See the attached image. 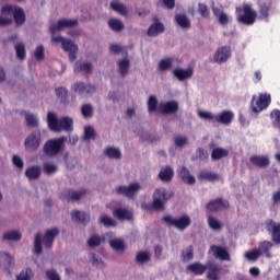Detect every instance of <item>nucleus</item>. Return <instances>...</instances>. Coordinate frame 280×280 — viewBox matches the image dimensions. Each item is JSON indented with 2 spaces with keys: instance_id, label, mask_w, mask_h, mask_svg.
Listing matches in <instances>:
<instances>
[{
  "instance_id": "obj_26",
  "label": "nucleus",
  "mask_w": 280,
  "mask_h": 280,
  "mask_svg": "<svg viewBox=\"0 0 280 280\" xmlns=\"http://www.w3.org/2000/svg\"><path fill=\"white\" fill-rule=\"evenodd\" d=\"M187 270L197 277H200L207 272V264L202 265V262H192L187 266Z\"/></svg>"
},
{
  "instance_id": "obj_62",
  "label": "nucleus",
  "mask_w": 280,
  "mask_h": 280,
  "mask_svg": "<svg viewBox=\"0 0 280 280\" xmlns=\"http://www.w3.org/2000/svg\"><path fill=\"white\" fill-rule=\"evenodd\" d=\"M259 13L261 19H268L270 14V7H268V4L260 5Z\"/></svg>"
},
{
  "instance_id": "obj_32",
  "label": "nucleus",
  "mask_w": 280,
  "mask_h": 280,
  "mask_svg": "<svg viewBox=\"0 0 280 280\" xmlns=\"http://www.w3.org/2000/svg\"><path fill=\"white\" fill-rule=\"evenodd\" d=\"M163 32H165V26L160 22H155L149 27L148 36H159V34H163Z\"/></svg>"
},
{
  "instance_id": "obj_58",
  "label": "nucleus",
  "mask_w": 280,
  "mask_h": 280,
  "mask_svg": "<svg viewBox=\"0 0 280 280\" xmlns=\"http://www.w3.org/2000/svg\"><path fill=\"white\" fill-rule=\"evenodd\" d=\"M174 143H175L176 148H185V145H187L189 143V138L178 136L174 139Z\"/></svg>"
},
{
  "instance_id": "obj_53",
  "label": "nucleus",
  "mask_w": 280,
  "mask_h": 280,
  "mask_svg": "<svg viewBox=\"0 0 280 280\" xmlns=\"http://www.w3.org/2000/svg\"><path fill=\"white\" fill-rule=\"evenodd\" d=\"M198 13L202 19H209L211 16V12H209V7L205 3H198Z\"/></svg>"
},
{
  "instance_id": "obj_46",
  "label": "nucleus",
  "mask_w": 280,
  "mask_h": 280,
  "mask_svg": "<svg viewBox=\"0 0 280 280\" xmlns=\"http://www.w3.org/2000/svg\"><path fill=\"white\" fill-rule=\"evenodd\" d=\"M15 54H16V58L18 60H25V44L23 43H19L15 45Z\"/></svg>"
},
{
  "instance_id": "obj_4",
  "label": "nucleus",
  "mask_w": 280,
  "mask_h": 280,
  "mask_svg": "<svg viewBox=\"0 0 280 280\" xmlns=\"http://www.w3.org/2000/svg\"><path fill=\"white\" fill-rule=\"evenodd\" d=\"M153 201L147 209L151 211H165V203L172 198V192H168L165 188H156L153 192Z\"/></svg>"
},
{
  "instance_id": "obj_17",
  "label": "nucleus",
  "mask_w": 280,
  "mask_h": 280,
  "mask_svg": "<svg viewBox=\"0 0 280 280\" xmlns=\"http://www.w3.org/2000/svg\"><path fill=\"white\" fill-rule=\"evenodd\" d=\"M207 279L208 280H220V272H222V267L213 261L207 262Z\"/></svg>"
},
{
  "instance_id": "obj_10",
  "label": "nucleus",
  "mask_w": 280,
  "mask_h": 280,
  "mask_svg": "<svg viewBox=\"0 0 280 280\" xmlns=\"http://www.w3.org/2000/svg\"><path fill=\"white\" fill-rule=\"evenodd\" d=\"M265 229L271 235L273 244H280V223L275 222L272 219H268L265 222Z\"/></svg>"
},
{
  "instance_id": "obj_42",
  "label": "nucleus",
  "mask_w": 280,
  "mask_h": 280,
  "mask_svg": "<svg viewBox=\"0 0 280 280\" xmlns=\"http://www.w3.org/2000/svg\"><path fill=\"white\" fill-rule=\"evenodd\" d=\"M100 222L101 224L105 225L107 229H110V226H117V221L113 220V218H110L107 214H102L100 217Z\"/></svg>"
},
{
  "instance_id": "obj_22",
  "label": "nucleus",
  "mask_w": 280,
  "mask_h": 280,
  "mask_svg": "<svg viewBox=\"0 0 280 280\" xmlns=\"http://www.w3.org/2000/svg\"><path fill=\"white\" fill-rule=\"evenodd\" d=\"M272 246H275L272 242L262 241L258 244V248L256 249L260 253V256L265 255L267 259H272V253H270V250H272Z\"/></svg>"
},
{
  "instance_id": "obj_13",
  "label": "nucleus",
  "mask_w": 280,
  "mask_h": 280,
  "mask_svg": "<svg viewBox=\"0 0 280 280\" xmlns=\"http://www.w3.org/2000/svg\"><path fill=\"white\" fill-rule=\"evenodd\" d=\"M229 200H224L222 198H217L207 203V209L211 213H215L218 211H222L224 209H229Z\"/></svg>"
},
{
  "instance_id": "obj_63",
  "label": "nucleus",
  "mask_w": 280,
  "mask_h": 280,
  "mask_svg": "<svg viewBox=\"0 0 280 280\" xmlns=\"http://www.w3.org/2000/svg\"><path fill=\"white\" fill-rule=\"evenodd\" d=\"M199 117H201V119H207L209 121H215L217 115H213L209 112H199Z\"/></svg>"
},
{
  "instance_id": "obj_33",
  "label": "nucleus",
  "mask_w": 280,
  "mask_h": 280,
  "mask_svg": "<svg viewBox=\"0 0 280 280\" xmlns=\"http://www.w3.org/2000/svg\"><path fill=\"white\" fill-rule=\"evenodd\" d=\"M114 218L117 220H132V214L130 211L124 209V208H118L113 211Z\"/></svg>"
},
{
  "instance_id": "obj_48",
  "label": "nucleus",
  "mask_w": 280,
  "mask_h": 280,
  "mask_svg": "<svg viewBox=\"0 0 280 280\" xmlns=\"http://www.w3.org/2000/svg\"><path fill=\"white\" fill-rule=\"evenodd\" d=\"M102 245V238L97 234H93L89 240H88V246L90 248H97V246Z\"/></svg>"
},
{
  "instance_id": "obj_41",
  "label": "nucleus",
  "mask_w": 280,
  "mask_h": 280,
  "mask_svg": "<svg viewBox=\"0 0 280 280\" xmlns=\"http://www.w3.org/2000/svg\"><path fill=\"white\" fill-rule=\"evenodd\" d=\"M108 26L110 27V30H113V32H121L125 27L124 22L117 19H110L108 21Z\"/></svg>"
},
{
  "instance_id": "obj_61",
  "label": "nucleus",
  "mask_w": 280,
  "mask_h": 280,
  "mask_svg": "<svg viewBox=\"0 0 280 280\" xmlns=\"http://www.w3.org/2000/svg\"><path fill=\"white\" fill-rule=\"evenodd\" d=\"M46 277L48 280H60V275H58V271L54 269L46 270Z\"/></svg>"
},
{
  "instance_id": "obj_19",
  "label": "nucleus",
  "mask_w": 280,
  "mask_h": 280,
  "mask_svg": "<svg viewBox=\"0 0 280 280\" xmlns=\"http://www.w3.org/2000/svg\"><path fill=\"white\" fill-rule=\"evenodd\" d=\"M78 25V20H59L57 24H52L50 26L51 34H56V32H60V30H65V27H75Z\"/></svg>"
},
{
  "instance_id": "obj_50",
  "label": "nucleus",
  "mask_w": 280,
  "mask_h": 280,
  "mask_svg": "<svg viewBox=\"0 0 280 280\" xmlns=\"http://www.w3.org/2000/svg\"><path fill=\"white\" fill-rule=\"evenodd\" d=\"M55 93H56L58 100H60V102H62V104H65L67 102V96L69 95V91L66 88H57L55 90Z\"/></svg>"
},
{
  "instance_id": "obj_6",
  "label": "nucleus",
  "mask_w": 280,
  "mask_h": 280,
  "mask_svg": "<svg viewBox=\"0 0 280 280\" xmlns=\"http://www.w3.org/2000/svg\"><path fill=\"white\" fill-rule=\"evenodd\" d=\"M163 221L168 226H174L177 231H186L191 226V218L188 214H183L179 218H174L170 214L163 217Z\"/></svg>"
},
{
  "instance_id": "obj_15",
  "label": "nucleus",
  "mask_w": 280,
  "mask_h": 280,
  "mask_svg": "<svg viewBox=\"0 0 280 280\" xmlns=\"http://www.w3.org/2000/svg\"><path fill=\"white\" fill-rule=\"evenodd\" d=\"M73 91L74 93H78L81 97H86V95H92V93H95V88L84 82H77L73 85Z\"/></svg>"
},
{
  "instance_id": "obj_14",
  "label": "nucleus",
  "mask_w": 280,
  "mask_h": 280,
  "mask_svg": "<svg viewBox=\"0 0 280 280\" xmlns=\"http://www.w3.org/2000/svg\"><path fill=\"white\" fill-rule=\"evenodd\" d=\"M231 58V46H222L217 49L214 54V62H218V65H222L226 62Z\"/></svg>"
},
{
  "instance_id": "obj_9",
  "label": "nucleus",
  "mask_w": 280,
  "mask_h": 280,
  "mask_svg": "<svg viewBox=\"0 0 280 280\" xmlns=\"http://www.w3.org/2000/svg\"><path fill=\"white\" fill-rule=\"evenodd\" d=\"M42 136L40 131L31 132L24 141L25 149L30 152H36L40 148Z\"/></svg>"
},
{
  "instance_id": "obj_16",
  "label": "nucleus",
  "mask_w": 280,
  "mask_h": 280,
  "mask_svg": "<svg viewBox=\"0 0 280 280\" xmlns=\"http://www.w3.org/2000/svg\"><path fill=\"white\" fill-rule=\"evenodd\" d=\"M159 112L162 115H174L178 113V102L176 101H168L165 103L159 104Z\"/></svg>"
},
{
  "instance_id": "obj_51",
  "label": "nucleus",
  "mask_w": 280,
  "mask_h": 280,
  "mask_svg": "<svg viewBox=\"0 0 280 280\" xmlns=\"http://www.w3.org/2000/svg\"><path fill=\"white\" fill-rule=\"evenodd\" d=\"M81 115L85 118V119H91V117H93V106L91 104H84L81 107Z\"/></svg>"
},
{
  "instance_id": "obj_39",
  "label": "nucleus",
  "mask_w": 280,
  "mask_h": 280,
  "mask_svg": "<svg viewBox=\"0 0 280 280\" xmlns=\"http://www.w3.org/2000/svg\"><path fill=\"white\" fill-rule=\"evenodd\" d=\"M151 256L149 252H139L136 256V264L139 266H143V264H148L150 261Z\"/></svg>"
},
{
  "instance_id": "obj_54",
  "label": "nucleus",
  "mask_w": 280,
  "mask_h": 280,
  "mask_svg": "<svg viewBox=\"0 0 280 280\" xmlns=\"http://www.w3.org/2000/svg\"><path fill=\"white\" fill-rule=\"evenodd\" d=\"M183 261H191L194 259V246L189 245L182 254Z\"/></svg>"
},
{
  "instance_id": "obj_21",
  "label": "nucleus",
  "mask_w": 280,
  "mask_h": 280,
  "mask_svg": "<svg viewBox=\"0 0 280 280\" xmlns=\"http://www.w3.org/2000/svg\"><path fill=\"white\" fill-rule=\"evenodd\" d=\"M62 49L68 51L71 62L75 61V58H78V45L73 44L70 39H66L62 44Z\"/></svg>"
},
{
  "instance_id": "obj_37",
  "label": "nucleus",
  "mask_w": 280,
  "mask_h": 280,
  "mask_svg": "<svg viewBox=\"0 0 280 280\" xmlns=\"http://www.w3.org/2000/svg\"><path fill=\"white\" fill-rule=\"evenodd\" d=\"M104 154L108 159H115V160L121 159V151L117 148L108 147L107 149H105Z\"/></svg>"
},
{
  "instance_id": "obj_31",
  "label": "nucleus",
  "mask_w": 280,
  "mask_h": 280,
  "mask_svg": "<svg viewBox=\"0 0 280 280\" xmlns=\"http://www.w3.org/2000/svg\"><path fill=\"white\" fill-rule=\"evenodd\" d=\"M159 178L162 179L163 183H170L174 178V170L171 166L162 168L159 173Z\"/></svg>"
},
{
  "instance_id": "obj_24",
  "label": "nucleus",
  "mask_w": 280,
  "mask_h": 280,
  "mask_svg": "<svg viewBox=\"0 0 280 280\" xmlns=\"http://www.w3.org/2000/svg\"><path fill=\"white\" fill-rule=\"evenodd\" d=\"M71 219L73 222H79L80 224H89L91 222V215L86 214L85 212H82L80 210H74L71 212Z\"/></svg>"
},
{
  "instance_id": "obj_2",
  "label": "nucleus",
  "mask_w": 280,
  "mask_h": 280,
  "mask_svg": "<svg viewBox=\"0 0 280 280\" xmlns=\"http://www.w3.org/2000/svg\"><path fill=\"white\" fill-rule=\"evenodd\" d=\"M47 124L49 130L52 132H72L73 131V119L70 117H62L58 119L55 113L49 112L47 115Z\"/></svg>"
},
{
  "instance_id": "obj_3",
  "label": "nucleus",
  "mask_w": 280,
  "mask_h": 280,
  "mask_svg": "<svg viewBox=\"0 0 280 280\" xmlns=\"http://www.w3.org/2000/svg\"><path fill=\"white\" fill-rule=\"evenodd\" d=\"M236 21L241 25H255L257 21V11L253 10V5L244 3L243 7L236 8Z\"/></svg>"
},
{
  "instance_id": "obj_8",
  "label": "nucleus",
  "mask_w": 280,
  "mask_h": 280,
  "mask_svg": "<svg viewBox=\"0 0 280 280\" xmlns=\"http://www.w3.org/2000/svg\"><path fill=\"white\" fill-rule=\"evenodd\" d=\"M141 191L140 183H131L129 186H118L116 187L117 196H125L126 198H135L137 194Z\"/></svg>"
},
{
  "instance_id": "obj_30",
  "label": "nucleus",
  "mask_w": 280,
  "mask_h": 280,
  "mask_svg": "<svg viewBox=\"0 0 280 280\" xmlns=\"http://www.w3.org/2000/svg\"><path fill=\"white\" fill-rule=\"evenodd\" d=\"M40 166H31L25 171V176L28 178V180H38L40 178Z\"/></svg>"
},
{
  "instance_id": "obj_59",
  "label": "nucleus",
  "mask_w": 280,
  "mask_h": 280,
  "mask_svg": "<svg viewBox=\"0 0 280 280\" xmlns=\"http://www.w3.org/2000/svg\"><path fill=\"white\" fill-rule=\"evenodd\" d=\"M34 56H35L36 60H44L45 59V47L43 45L37 46Z\"/></svg>"
},
{
  "instance_id": "obj_55",
  "label": "nucleus",
  "mask_w": 280,
  "mask_h": 280,
  "mask_svg": "<svg viewBox=\"0 0 280 280\" xmlns=\"http://www.w3.org/2000/svg\"><path fill=\"white\" fill-rule=\"evenodd\" d=\"M156 106H159V100H156V96L151 95L148 100L149 113H154L156 110Z\"/></svg>"
},
{
  "instance_id": "obj_27",
  "label": "nucleus",
  "mask_w": 280,
  "mask_h": 280,
  "mask_svg": "<svg viewBox=\"0 0 280 280\" xmlns=\"http://www.w3.org/2000/svg\"><path fill=\"white\" fill-rule=\"evenodd\" d=\"M173 75L179 80V82H183L184 80H189L194 75V69L188 68L187 70H183L180 68H177L173 70Z\"/></svg>"
},
{
  "instance_id": "obj_64",
  "label": "nucleus",
  "mask_w": 280,
  "mask_h": 280,
  "mask_svg": "<svg viewBox=\"0 0 280 280\" xmlns=\"http://www.w3.org/2000/svg\"><path fill=\"white\" fill-rule=\"evenodd\" d=\"M219 23H220V25H229V23L231 22V20L229 19V15L226 14V13H221L220 15H219Z\"/></svg>"
},
{
  "instance_id": "obj_5",
  "label": "nucleus",
  "mask_w": 280,
  "mask_h": 280,
  "mask_svg": "<svg viewBox=\"0 0 280 280\" xmlns=\"http://www.w3.org/2000/svg\"><path fill=\"white\" fill-rule=\"evenodd\" d=\"M67 141V137L54 138L45 142L44 144V154L46 156H57L65 150V142Z\"/></svg>"
},
{
  "instance_id": "obj_44",
  "label": "nucleus",
  "mask_w": 280,
  "mask_h": 280,
  "mask_svg": "<svg viewBox=\"0 0 280 280\" xmlns=\"http://www.w3.org/2000/svg\"><path fill=\"white\" fill-rule=\"evenodd\" d=\"M95 137H97L95 129L91 126L85 127L83 137L84 141H95Z\"/></svg>"
},
{
  "instance_id": "obj_12",
  "label": "nucleus",
  "mask_w": 280,
  "mask_h": 280,
  "mask_svg": "<svg viewBox=\"0 0 280 280\" xmlns=\"http://www.w3.org/2000/svg\"><path fill=\"white\" fill-rule=\"evenodd\" d=\"M210 253L213 254V257L221 259V261H231V254L226 247L220 245H211Z\"/></svg>"
},
{
  "instance_id": "obj_35",
  "label": "nucleus",
  "mask_w": 280,
  "mask_h": 280,
  "mask_svg": "<svg viewBox=\"0 0 280 280\" xmlns=\"http://www.w3.org/2000/svg\"><path fill=\"white\" fill-rule=\"evenodd\" d=\"M229 156V150L223 148H214L211 152L212 161H220V159H226Z\"/></svg>"
},
{
  "instance_id": "obj_38",
  "label": "nucleus",
  "mask_w": 280,
  "mask_h": 280,
  "mask_svg": "<svg viewBox=\"0 0 280 280\" xmlns=\"http://www.w3.org/2000/svg\"><path fill=\"white\" fill-rule=\"evenodd\" d=\"M110 8L115 12H118V14H121L122 16L128 15V8H126V5H124L122 3H119L118 1L110 2Z\"/></svg>"
},
{
  "instance_id": "obj_18",
  "label": "nucleus",
  "mask_w": 280,
  "mask_h": 280,
  "mask_svg": "<svg viewBox=\"0 0 280 280\" xmlns=\"http://www.w3.org/2000/svg\"><path fill=\"white\" fill-rule=\"evenodd\" d=\"M249 163L255 167L266 170V167L270 166V158H268V155H252L249 158Z\"/></svg>"
},
{
  "instance_id": "obj_28",
  "label": "nucleus",
  "mask_w": 280,
  "mask_h": 280,
  "mask_svg": "<svg viewBox=\"0 0 280 280\" xmlns=\"http://www.w3.org/2000/svg\"><path fill=\"white\" fill-rule=\"evenodd\" d=\"M175 21L182 30H190L191 28V21L187 18L185 13H178L175 15Z\"/></svg>"
},
{
  "instance_id": "obj_47",
  "label": "nucleus",
  "mask_w": 280,
  "mask_h": 280,
  "mask_svg": "<svg viewBox=\"0 0 280 280\" xmlns=\"http://www.w3.org/2000/svg\"><path fill=\"white\" fill-rule=\"evenodd\" d=\"M58 172V165L51 162H47L44 164V174L47 176H51V174H56Z\"/></svg>"
},
{
  "instance_id": "obj_25",
  "label": "nucleus",
  "mask_w": 280,
  "mask_h": 280,
  "mask_svg": "<svg viewBox=\"0 0 280 280\" xmlns=\"http://www.w3.org/2000/svg\"><path fill=\"white\" fill-rule=\"evenodd\" d=\"M178 176L186 183V185H196V177L189 174V168L186 166H182L178 170Z\"/></svg>"
},
{
  "instance_id": "obj_60",
  "label": "nucleus",
  "mask_w": 280,
  "mask_h": 280,
  "mask_svg": "<svg viewBox=\"0 0 280 280\" xmlns=\"http://www.w3.org/2000/svg\"><path fill=\"white\" fill-rule=\"evenodd\" d=\"M16 5H12V4H7L4 7L1 8V14L5 15V14H14V11L16 10Z\"/></svg>"
},
{
  "instance_id": "obj_43",
  "label": "nucleus",
  "mask_w": 280,
  "mask_h": 280,
  "mask_svg": "<svg viewBox=\"0 0 280 280\" xmlns=\"http://www.w3.org/2000/svg\"><path fill=\"white\" fill-rule=\"evenodd\" d=\"M22 235L19 231H11L7 232L3 235V240H7L8 242H19L21 240Z\"/></svg>"
},
{
  "instance_id": "obj_45",
  "label": "nucleus",
  "mask_w": 280,
  "mask_h": 280,
  "mask_svg": "<svg viewBox=\"0 0 280 280\" xmlns=\"http://www.w3.org/2000/svg\"><path fill=\"white\" fill-rule=\"evenodd\" d=\"M172 65H174V59L165 58L159 62V69L160 71H170V69H172Z\"/></svg>"
},
{
  "instance_id": "obj_57",
  "label": "nucleus",
  "mask_w": 280,
  "mask_h": 280,
  "mask_svg": "<svg viewBox=\"0 0 280 280\" xmlns=\"http://www.w3.org/2000/svg\"><path fill=\"white\" fill-rule=\"evenodd\" d=\"M28 128H38V118L32 114L25 116Z\"/></svg>"
},
{
  "instance_id": "obj_49",
  "label": "nucleus",
  "mask_w": 280,
  "mask_h": 280,
  "mask_svg": "<svg viewBox=\"0 0 280 280\" xmlns=\"http://www.w3.org/2000/svg\"><path fill=\"white\" fill-rule=\"evenodd\" d=\"M32 277H34V271L32 268H26L16 276V280H32Z\"/></svg>"
},
{
  "instance_id": "obj_7",
  "label": "nucleus",
  "mask_w": 280,
  "mask_h": 280,
  "mask_svg": "<svg viewBox=\"0 0 280 280\" xmlns=\"http://www.w3.org/2000/svg\"><path fill=\"white\" fill-rule=\"evenodd\" d=\"M272 102V97L270 96V94H259L258 98L255 101V96H253L252 100V110L253 113H261V110H266V108H268L270 106Z\"/></svg>"
},
{
  "instance_id": "obj_34",
  "label": "nucleus",
  "mask_w": 280,
  "mask_h": 280,
  "mask_svg": "<svg viewBox=\"0 0 280 280\" xmlns=\"http://www.w3.org/2000/svg\"><path fill=\"white\" fill-rule=\"evenodd\" d=\"M13 19L15 21L16 25H24L25 24V11L23 10V8H15V10L13 11Z\"/></svg>"
},
{
  "instance_id": "obj_11",
  "label": "nucleus",
  "mask_w": 280,
  "mask_h": 280,
  "mask_svg": "<svg viewBox=\"0 0 280 280\" xmlns=\"http://www.w3.org/2000/svg\"><path fill=\"white\" fill-rule=\"evenodd\" d=\"M86 194H89L86 189H81L79 191L69 189L61 194V199L67 200V202H78L79 200H82Z\"/></svg>"
},
{
  "instance_id": "obj_36",
  "label": "nucleus",
  "mask_w": 280,
  "mask_h": 280,
  "mask_svg": "<svg viewBox=\"0 0 280 280\" xmlns=\"http://www.w3.org/2000/svg\"><path fill=\"white\" fill-rule=\"evenodd\" d=\"M109 246L117 253H124L126 250V243L121 238H113L109 241Z\"/></svg>"
},
{
  "instance_id": "obj_20",
  "label": "nucleus",
  "mask_w": 280,
  "mask_h": 280,
  "mask_svg": "<svg viewBox=\"0 0 280 280\" xmlns=\"http://www.w3.org/2000/svg\"><path fill=\"white\" fill-rule=\"evenodd\" d=\"M233 119H235V114L231 110H223L215 117L217 124H222L223 126H231V124H233Z\"/></svg>"
},
{
  "instance_id": "obj_52",
  "label": "nucleus",
  "mask_w": 280,
  "mask_h": 280,
  "mask_svg": "<svg viewBox=\"0 0 280 280\" xmlns=\"http://www.w3.org/2000/svg\"><path fill=\"white\" fill-rule=\"evenodd\" d=\"M208 224L212 231H222V223L214 217H209L208 218Z\"/></svg>"
},
{
  "instance_id": "obj_29",
  "label": "nucleus",
  "mask_w": 280,
  "mask_h": 280,
  "mask_svg": "<svg viewBox=\"0 0 280 280\" xmlns=\"http://www.w3.org/2000/svg\"><path fill=\"white\" fill-rule=\"evenodd\" d=\"M198 180H207L208 183H215L220 180V175L209 171H201L198 175Z\"/></svg>"
},
{
  "instance_id": "obj_1",
  "label": "nucleus",
  "mask_w": 280,
  "mask_h": 280,
  "mask_svg": "<svg viewBox=\"0 0 280 280\" xmlns=\"http://www.w3.org/2000/svg\"><path fill=\"white\" fill-rule=\"evenodd\" d=\"M58 235H60V230L58 228L46 230L44 236L37 233L35 235V243H34L35 254L40 255L43 253V244L45 248H51Z\"/></svg>"
},
{
  "instance_id": "obj_23",
  "label": "nucleus",
  "mask_w": 280,
  "mask_h": 280,
  "mask_svg": "<svg viewBox=\"0 0 280 280\" xmlns=\"http://www.w3.org/2000/svg\"><path fill=\"white\" fill-rule=\"evenodd\" d=\"M74 73H84L89 75L93 73V65L91 62L77 61L74 63Z\"/></svg>"
},
{
  "instance_id": "obj_56",
  "label": "nucleus",
  "mask_w": 280,
  "mask_h": 280,
  "mask_svg": "<svg viewBox=\"0 0 280 280\" xmlns=\"http://www.w3.org/2000/svg\"><path fill=\"white\" fill-rule=\"evenodd\" d=\"M245 257H246V259H248V261H257L259 259V257H261V255L258 252V249L255 248L253 250L246 252Z\"/></svg>"
},
{
  "instance_id": "obj_40",
  "label": "nucleus",
  "mask_w": 280,
  "mask_h": 280,
  "mask_svg": "<svg viewBox=\"0 0 280 280\" xmlns=\"http://www.w3.org/2000/svg\"><path fill=\"white\" fill-rule=\"evenodd\" d=\"M118 67H119V73L121 78H126V74L128 73L130 69V60L128 59H122L118 61Z\"/></svg>"
}]
</instances>
